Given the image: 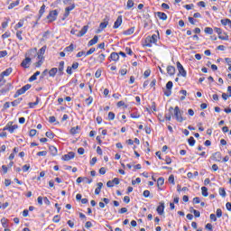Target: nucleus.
<instances>
[{
  "mask_svg": "<svg viewBox=\"0 0 231 231\" xmlns=\"http://www.w3.org/2000/svg\"><path fill=\"white\" fill-rule=\"evenodd\" d=\"M166 71L170 77H173L176 74V68L174 66H168Z\"/></svg>",
  "mask_w": 231,
  "mask_h": 231,
  "instance_id": "obj_16",
  "label": "nucleus"
},
{
  "mask_svg": "<svg viewBox=\"0 0 231 231\" xmlns=\"http://www.w3.org/2000/svg\"><path fill=\"white\" fill-rule=\"evenodd\" d=\"M133 6H134V1L133 0H128L126 3V8L127 10H131V8H133Z\"/></svg>",
  "mask_w": 231,
  "mask_h": 231,
  "instance_id": "obj_44",
  "label": "nucleus"
},
{
  "mask_svg": "<svg viewBox=\"0 0 231 231\" xmlns=\"http://www.w3.org/2000/svg\"><path fill=\"white\" fill-rule=\"evenodd\" d=\"M169 111H170V113H172V111H173L174 116H175V119L177 120V122L181 123V122L185 121V118H183V116L181 115V110H180V106H177L174 108L172 106H171L169 108Z\"/></svg>",
  "mask_w": 231,
  "mask_h": 231,
  "instance_id": "obj_2",
  "label": "nucleus"
},
{
  "mask_svg": "<svg viewBox=\"0 0 231 231\" xmlns=\"http://www.w3.org/2000/svg\"><path fill=\"white\" fill-rule=\"evenodd\" d=\"M79 131H80V126L77 125L76 127H72L69 130L70 134L75 135L79 134Z\"/></svg>",
  "mask_w": 231,
  "mask_h": 231,
  "instance_id": "obj_25",
  "label": "nucleus"
},
{
  "mask_svg": "<svg viewBox=\"0 0 231 231\" xmlns=\"http://www.w3.org/2000/svg\"><path fill=\"white\" fill-rule=\"evenodd\" d=\"M172 86H174V84L172 83V81H168L166 84V91H164V95L165 97H171V95H172Z\"/></svg>",
  "mask_w": 231,
  "mask_h": 231,
  "instance_id": "obj_8",
  "label": "nucleus"
},
{
  "mask_svg": "<svg viewBox=\"0 0 231 231\" xmlns=\"http://www.w3.org/2000/svg\"><path fill=\"white\" fill-rule=\"evenodd\" d=\"M98 42V36L97 35H95L93 37V39H91L88 43V46L90 47V46H95V44H97Z\"/></svg>",
  "mask_w": 231,
  "mask_h": 231,
  "instance_id": "obj_21",
  "label": "nucleus"
},
{
  "mask_svg": "<svg viewBox=\"0 0 231 231\" xmlns=\"http://www.w3.org/2000/svg\"><path fill=\"white\" fill-rule=\"evenodd\" d=\"M104 60H106V54L98 52L97 57V62L102 64Z\"/></svg>",
  "mask_w": 231,
  "mask_h": 231,
  "instance_id": "obj_20",
  "label": "nucleus"
},
{
  "mask_svg": "<svg viewBox=\"0 0 231 231\" xmlns=\"http://www.w3.org/2000/svg\"><path fill=\"white\" fill-rule=\"evenodd\" d=\"M1 223H2V226H3L4 228H8V219L3 217V218L1 219Z\"/></svg>",
  "mask_w": 231,
  "mask_h": 231,
  "instance_id": "obj_47",
  "label": "nucleus"
},
{
  "mask_svg": "<svg viewBox=\"0 0 231 231\" xmlns=\"http://www.w3.org/2000/svg\"><path fill=\"white\" fill-rule=\"evenodd\" d=\"M48 154V152L46 151H42L37 152V156H46Z\"/></svg>",
  "mask_w": 231,
  "mask_h": 231,
  "instance_id": "obj_63",
  "label": "nucleus"
},
{
  "mask_svg": "<svg viewBox=\"0 0 231 231\" xmlns=\"http://www.w3.org/2000/svg\"><path fill=\"white\" fill-rule=\"evenodd\" d=\"M75 48H77V47L75 46V44L70 43L69 46H68V47H66V48L64 49V51H65L66 53H71L72 51H75Z\"/></svg>",
  "mask_w": 231,
  "mask_h": 231,
  "instance_id": "obj_22",
  "label": "nucleus"
},
{
  "mask_svg": "<svg viewBox=\"0 0 231 231\" xmlns=\"http://www.w3.org/2000/svg\"><path fill=\"white\" fill-rule=\"evenodd\" d=\"M32 88V85L30 84H26L25 86H23L22 88H19L14 97L17 98L18 97H21V95H24L26 93V91H28V89H30Z\"/></svg>",
  "mask_w": 231,
  "mask_h": 231,
  "instance_id": "obj_5",
  "label": "nucleus"
},
{
  "mask_svg": "<svg viewBox=\"0 0 231 231\" xmlns=\"http://www.w3.org/2000/svg\"><path fill=\"white\" fill-rule=\"evenodd\" d=\"M177 69L179 71L178 77H183L184 79L187 77V70H185V68H183V65H181V62L177 61Z\"/></svg>",
  "mask_w": 231,
  "mask_h": 231,
  "instance_id": "obj_6",
  "label": "nucleus"
},
{
  "mask_svg": "<svg viewBox=\"0 0 231 231\" xmlns=\"http://www.w3.org/2000/svg\"><path fill=\"white\" fill-rule=\"evenodd\" d=\"M21 102H23V98L15 99L14 101L11 102V106H13V107H17V105L21 104Z\"/></svg>",
  "mask_w": 231,
  "mask_h": 231,
  "instance_id": "obj_42",
  "label": "nucleus"
},
{
  "mask_svg": "<svg viewBox=\"0 0 231 231\" xmlns=\"http://www.w3.org/2000/svg\"><path fill=\"white\" fill-rule=\"evenodd\" d=\"M163 183H165V179H163V177H160L157 180V187H158L159 190H162V189L160 187H162V185H163Z\"/></svg>",
  "mask_w": 231,
  "mask_h": 231,
  "instance_id": "obj_32",
  "label": "nucleus"
},
{
  "mask_svg": "<svg viewBox=\"0 0 231 231\" xmlns=\"http://www.w3.org/2000/svg\"><path fill=\"white\" fill-rule=\"evenodd\" d=\"M221 24H223V26H228L229 28H231V20L228 18L226 19H222L220 21Z\"/></svg>",
  "mask_w": 231,
  "mask_h": 231,
  "instance_id": "obj_24",
  "label": "nucleus"
},
{
  "mask_svg": "<svg viewBox=\"0 0 231 231\" xmlns=\"http://www.w3.org/2000/svg\"><path fill=\"white\" fill-rule=\"evenodd\" d=\"M73 158H75V152H68L67 154H64V155L61 157V160H62L63 162H69V160H73Z\"/></svg>",
  "mask_w": 231,
  "mask_h": 231,
  "instance_id": "obj_12",
  "label": "nucleus"
},
{
  "mask_svg": "<svg viewBox=\"0 0 231 231\" xmlns=\"http://www.w3.org/2000/svg\"><path fill=\"white\" fill-rule=\"evenodd\" d=\"M23 26H24V20H20L19 23L14 25V30H19V28H23Z\"/></svg>",
  "mask_w": 231,
  "mask_h": 231,
  "instance_id": "obj_37",
  "label": "nucleus"
},
{
  "mask_svg": "<svg viewBox=\"0 0 231 231\" xmlns=\"http://www.w3.org/2000/svg\"><path fill=\"white\" fill-rule=\"evenodd\" d=\"M95 51H97V49H95V48H90V49L86 52L87 57H88V55H93V53H95Z\"/></svg>",
  "mask_w": 231,
  "mask_h": 231,
  "instance_id": "obj_53",
  "label": "nucleus"
},
{
  "mask_svg": "<svg viewBox=\"0 0 231 231\" xmlns=\"http://www.w3.org/2000/svg\"><path fill=\"white\" fill-rule=\"evenodd\" d=\"M46 12V5H42L39 10V19L44 15V13Z\"/></svg>",
  "mask_w": 231,
  "mask_h": 231,
  "instance_id": "obj_31",
  "label": "nucleus"
},
{
  "mask_svg": "<svg viewBox=\"0 0 231 231\" xmlns=\"http://www.w3.org/2000/svg\"><path fill=\"white\" fill-rule=\"evenodd\" d=\"M108 60L109 62H118L120 60V56L118 55V52L110 53Z\"/></svg>",
  "mask_w": 231,
  "mask_h": 231,
  "instance_id": "obj_10",
  "label": "nucleus"
},
{
  "mask_svg": "<svg viewBox=\"0 0 231 231\" xmlns=\"http://www.w3.org/2000/svg\"><path fill=\"white\" fill-rule=\"evenodd\" d=\"M41 102V98H39V97H36V101L35 102H30L28 104L30 109H33V107H35V106H39V103Z\"/></svg>",
  "mask_w": 231,
  "mask_h": 231,
  "instance_id": "obj_23",
  "label": "nucleus"
},
{
  "mask_svg": "<svg viewBox=\"0 0 231 231\" xmlns=\"http://www.w3.org/2000/svg\"><path fill=\"white\" fill-rule=\"evenodd\" d=\"M109 24V22L108 21H105V22H102L100 24H99V29L102 31V30H106V28H107V25Z\"/></svg>",
  "mask_w": 231,
  "mask_h": 231,
  "instance_id": "obj_39",
  "label": "nucleus"
},
{
  "mask_svg": "<svg viewBox=\"0 0 231 231\" xmlns=\"http://www.w3.org/2000/svg\"><path fill=\"white\" fill-rule=\"evenodd\" d=\"M125 51L126 53V55H133V50L130 47H125Z\"/></svg>",
  "mask_w": 231,
  "mask_h": 231,
  "instance_id": "obj_55",
  "label": "nucleus"
},
{
  "mask_svg": "<svg viewBox=\"0 0 231 231\" xmlns=\"http://www.w3.org/2000/svg\"><path fill=\"white\" fill-rule=\"evenodd\" d=\"M45 136L50 138V140H53L55 138V134L51 130H49L45 133Z\"/></svg>",
  "mask_w": 231,
  "mask_h": 231,
  "instance_id": "obj_34",
  "label": "nucleus"
},
{
  "mask_svg": "<svg viewBox=\"0 0 231 231\" xmlns=\"http://www.w3.org/2000/svg\"><path fill=\"white\" fill-rule=\"evenodd\" d=\"M120 184V179L119 178H114L112 180H108L106 182V187L109 189L115 187V185H119Z\"/></svg>",
  "mask_w": 231,
  "mask_h": 231,
  "instance_id": "obj_11",
  "label": "nucleus"
},
{
  "mask_svg": "<svg viewBox=\"0 0 231 231\" xmlns=\"http://www.w3.org/2000/svg\"><path fill=\"white\" fill-rule=\"evenodd\" d=\"M158 34H152V36H147L143 42V48H152V44H156L158 42V39H160V32H157Z\"/></svg>",
  "mask_w": 231,
  "mask_h": 231,
  "instance_id": "obj_1",
  "label": "nucleus"
},
{
  "mask_svg": "<svg viewBox=\"0 0 231 231\" xmlns=\"http://www.w3.org/2000/svg\"><path fill=\"white\" fill-rule=\"evenodd\" d=\"M77 59H80V57H88V55H86V51H79L76 54Z\"/></svg>",
  "mask_w": 231,
  "mask_h": 231,
  "instance_id": "obj_50",
  "label": "nucleus"
},
{
  "mask_svg": "<svg viewBox=\"0 0 231 231\" xmlns=\"http://www.w3.org/2000/svg\"><path fill=\"white\" fill-rule=\"evenodd\" d=\"M218 194H219L222 198H226V190H225V188H219V189H218Z\"/></svg>",
  "mask_w": 231,
  "mask_h": 231,
  "instance_id": "obj_41",
  "label": "nucleus"
},
{
  "mask_svg": "<svg viewBox=\"0 0 231 231\" xmlns=\"http://www.w3.org/2000/svg\"><path fill=\"white\" fill-rule=\"evenodd\" d=\"M72 69H79V62L72 63V66H70Z\"/></svg>",
  "mask_w": 231,
  "mask_h": 231,
  "instance_id": "obj_64",
  "label": "nucleus"
},
{
  "mask_svg": "<svg viewBox=\"0 0 231 231\" xmlns=\"http://www.w3.org/2000/svg\"><path fill=\"white\" fill-rule=\"evenodd\" d=\"M115 116H116V115L113 112H109L108 113V120H109V122H113V120H115Z\"/></svg>",
  "mask_w": 231,
  "mask_h": 231,
  "instance_id": "obj_54",
  "label": "nucleus"
},
{
  "mask_svg": "<svg viewBox=\"0 0 231 231\" xmlns=\"http://www.w3.org/2000/svg\"><path fill=\"white\" fill-rule=\"evenodd\" d=\"M117 107H124V109H127L128 106L124 101H119L116 104Z\"/></svg>",
  "mask_w": 231,
  "mask_h": 231,
  "instance_id": "obj_46",
  "label": "nucleus"
},
{
  "mask_svg": "<svg viewBox=\"0 0 231 231\" xmlns=\"http://www.w3.org/2000/svg\"><path fill=\"white\" fill-rule=\"evenodd\" d=\"M8 23H10V18H5V22L2 23V28H8Z\"/></svg>",
  "mask_w": 231,
  "mask_h": 231,
  "instance_id": "obj_51",
  "label": "nucleus"
},
{
  "mask_svg": "<svg viewBox=\"0 0 231 231\" xmlns=\"http://www.w3.org/2000/svg\"><path fill=\"white\" fill-rule=\"evenodd\" d=\"M188 143L190 147H194V145H196V139H194V137H189L188 139Z\"/></svg>",
  "mask_w": 231,
  "mask_h": 231,
  "instance_id": "obj_40",
  "label": "nucleus"
},
{
  "mask_svg": "<svg viewBox=\"0 0 231 231\" xmlns=\"http://www.w3.org/2000/svg\"><path fill=\"white\" fill-rule=\"evenodd\" d=\"M53 223H59L60 221V216L56 215L52 218Z\"/></svg>",
  "mask_w": 231,
  "mask_h": 231,
  "instance_id": "obj_58",
  "label": "nucleus"
},
{
  "mask_svg": "<svg viewBox=\"0 0 231 231\" xmlns=\"http://www.w3.org/2000/svg\"><path fill=\"white\" fill-rule=\"evenodd\" d=\"M223 216V210L221 208L217 209V217H221Z\"/></svg>",
  "mask_w": 231,
  "mask_h": 231,
  "instance_id": "obj_62",
  "label": "nucleus"
},
{
  "mask_svg": "<svg viewBox=\"0 0 231 231\" xmlns=\"http://www.w3.org/2000/svg\"><path fill=\"white\" fill-rule=\"evenodd\" d=\"M46 45H44L43 47H42L39 51H38V59L40 60H43L44 59V53H46Z\"/></svg>",
  "mask_w": 231,
  "mask_h": 231,
  "instance_id": "obj_17",
  "label": "nucleus"
},
{
  "mask_svg": "<svg viewBox=\"0 0 231 231\" xmlns=\"http://www.w3.org/2000/svg\"><path fill=\"white\" fill-rule=\"evenodd\" d=\"M180 95H183L182 97H180V100H185V97H187V90H180Z\"/></svg>",
  "mask_w": 231,
  "mask_h": 231,
  "instance_id": "obj_57",
  "label": "nucleus"
},
{
  "mask_svg": "<svg viewBox=\"0 0 231 231\" xmlns=\"http://www.w3.org/2000/svg\"><path fill=\"white\" fill-rule=\"evenodd\" d=\"M201 192H202V196H204V198H207L208 196V189L207 187H202Z\"/></svg>",
  "mask_w": 231,
  "mask_h": 231,
  "instance_id": "obj_45",
  "label": "nucleus"
},
{
  "mask_svg": "<svg viewBox=\"0 0 231 231\" xmlns=\"http://www.w3.org/2000/svg\"><path fill=\"white\" fill-rule=\"evenodd\" d=\"M12 33L9 31H6L4 34H2V39H8L11 37Z\"/></svg>",
  "mask_w": 231,
  "mask_h": 231,
  "instance_id": "obj_52",
  "label": "nucleus"
},
{
  "mask_svg": "<svg viewBox=\"0 0 231 231\" xmlns=\"http://www.w3.org/2000/svg\"><path fill=\"white\" fill-rule=\"evenodd\" d=\"M204 32L208 35H212L214 33V29H212L211 27H205Z\"/></svg>",
  "mask_w": 231,
  "mask_h": 231,
  "instance_id": "obj_43",
  "label": "nucleus"
},
{
  "mask_svg": "<svg viewBox=\"0 0 231 231\" xmlns=\"http://www.w3.org/2000/svg\"><path fill=\"white\" fill-rule=\"evenodd\" d=\"M57 17H59V11H50L49 14L46 16L47 23H54V21H57Z\"/></svg>",
  "mask_w": 231,
  "mask_h": 231,
  "instance_id": "obj_4",
  "label": "nucleus"
},
{
  "mask_svg": "<svg viewBox=\"0 0 231 231\" xmlns=\"http://www.w3.org/2000/svg\"><path fill=\"white\" fill-rule=\"evenodd\" d=\"M157 213L159 216H163L165 212V203L164 202H160L159 206L156 208Z\"/></svg>",
  "mask_w": 231,
  "mask_h": 231,
  "instance_id": "obj_13",
  "label": "nucleus"
},
{
  "mask_svg": "<svg viewBox=\"0 0 231 231\" xmlns=\"http://www.w3.org/2000/svg\"><path fill=\"white\" fill-rule=\"evenodd\" d=\"M88 30H89V25L83 26L77 37H84V34L88 33Z\"/></svg>",
  "mask_w": 231,
  "mask_h": 231,
  "instance_id": "obj_19",
  "label": "nucleus"
},
{
  "mask_svg": "<svg viewBox=\"0 0 231 231\" xmlns=\"http://www.w3.org/2000/svg\"><path fill=\"white\" fill-rule=\"evenodd\" d=\"M15 129H19V125H14V122L9 121L3 128V131H8L10 134H14V133H15Z\"/></svg>",
  "mask_w": 231,
  "mask_h": 231,
  "instance_id": "obj_3",
  "label": "nucleus"
},
{
  "mask_svg": "<svg viewBox=\"0 0 231 231\" xmlns=\"http://www.w3.org/2000/svg\"><path fill=\"white\" fill-rule=\"evenodd\" d=\"M134 27H131L125 31L123 32V35H133V33H134Z\"/></svg>",
  "mask_w": 231,
  "mask_h": 231,
  "instance_id": "obj_26",
  "label": "nucleus"
},
{
  "mask_svg": "<svg viewBox=\"0 0 231 231\" xmlns=\"http://www.w3.org/2000/svg\"><path fill=\"white\" fill-rule=\"evenodd\" d=\"M35 134H37V130H35V129L30 130L29 136H31L32 138V136H35Z\"/></svg>",
  "mask_w": 231,
  "mask_h": 231,
  "instance_id": "obj_59",
  "label": "nucleus"
},
{
  "mask_svg": "<svg viewBox=\"0 0 231 231\" xmlns=\"http://www.w3.org/2000/svg\"><path fill=\"white\" fill-rule=\"evenodd\" d=\"M49 151H50V152H51V154L52 156H57V152H58L57 147H55V146H50V147H49Z\"/></svg>",
  "mask_w": 231,
  "mask_h": 231,
  "instance_id": "obj_35",
  "label": "nucleus"
},
{
  "mask_svg": "<svg viewBox=\"0 0 231 231\" xmlns=\"http://www.w3.org/2000/svg\"><path fill=\"white\" fill-rule=\"evenodd\" d=\"M102 187H104V183L98 182L97 183V188L95 189L96 196H98V194H100V192L102 190Z\"/></svg>",
  "mask_w": 231,
  "mask_h": 231,
  "instance_id": "obj_27",
  "label": "nucleus"
},
{
  "mask_svg": "<svg viewBox=\"0 0 231 231\" xmlns=\"http://www.w3.org/2000/svg\"><path fill=\"white\" fill-rule=\"evenodd\" d=\"M85 102L87 103V106H90L93 104V97H88Z\"/></svg>",
  "mask_w": 231,
  "mask_h": 231,
  "instance_id": "obj_56",
  "label": "nucleus"
},
{
  "mask_svg": "<svg viewBox=\"0 0 231 231\" xmlns=\"http://www.w3.org/2000/svg\"><path fill=\"white\" fill-rule=\"evenodd\" d=\"M19 0H16L15 2L14 3H11L9 5H8V10H13V8H15V6H19Z\"/></svg>",
  "mask_w": 231,
  "mask_h": 231,
  "instance_id": "obj_38",
  "label": "nucleus"
},
{
  "mask_svg": "<svg viewBox=\"0 0 231 231\" xmlns=\"http://www.w3.org/2000/svg\"><path fill=\"white\" fill-rule=\"evenodd\" d=\"M59 71V69L57 68H52L49 70V77H55L57 75V72Z\"/></svg>",
  "mask_w": 231,
  "mask_h": 231,
  "instance_id": "obj_33",
  "label": "nucleus"
},
{
  "mask_svg": "<svg viewBox=\"0 0 231 231\" xmlns=\"http://www.w3.org/2000/svg\"><path fill=\"white\" fill-rule=\"evenodd\" d=\"M157 16L161 21H167V14L162 13V12H157Z\"/></svg>",
  "mask_w": 231,
  "mask_h": 231,
  "instance_id": "obj_28",
  "label": "nucleus"
},
{
  "mask_svg": "<svg viewBox=\"0 0 231 231\" xmlns=\"http://www.w3.org/2000/svg\"><path fill=\"white\" fill-rule=\"evenodd\" d=\"M31 62H32V59L31 58H25L22 61L21 66H22V68H24L25 69H28V68H30Z\"/></svg>",
  "mask_w": 231,
  "mask_h": 231,
  "instance_id": "obj_14",
  "label": "nucleus"
},
{
  "mask_svg": "<svg viewBox=\"0 0 231 231\" xmlns=\"http://www.w3.org/2000/svg\"><path fill=\"white\" fill-rule=\"evenodd\" d=\"M190 212H193L195 217H199L201 213L199 210L194 209V208H190Z\"/></svg>",
  "mask_w": 231,
  "mask_h": 231,
  "instance_id": "obj_48",
  "label": "nucleus"
},
{
  "mask_svg": "<svg viewBox=\"0 0 231 231\" xmlns=\"http://www.w3.org/2000/svg\"><path fill=\"white\" fill-rule=\"evenodd\" d=\"M16 37L18 40L23 41V31L16 30Z\"/></svg>",
  "mask_w": 231,
  "mask_h": 231,
  "instance_id": "obj_49",
  "label": "nucleus"
},
{
  "mask_svg": "<svg viewBox=\"0 0 231 231\" xmlns=\"http://www.w3.org/2000/svg\"><path fill=\"white\" fill-rule=\"evenodd\" d=\"M211 160H213V162H223V155H221V152H214L211 156Z\"/></svg>",
  "mask_w": 231,
  "mask_h": 231,
  "instance_id": "obj_9",
  "label": "nucleus"
},
{
  "mask_svg": "<svg viewBox=\"0 0 231 231\" xmlns=\"http://www.w3.org/2000/svg\"><path fill=\"white\" fill-rule=\"evenodd\" d=\"M64 65H65L64 61H60L59 68H58V72L60 77H62V75H64Z\"/></svg>",
  "mask_w": 231,
  "mask_h": 231,
  "instance_id": "obj_18",
  "label": "nucleus"
},
{
  "mask_svg": "<svg viewBox=\"0 0 231 231\" xmlns=\"http://www.w3.org/2000/svg\"><path fill=\"white\" fill-rule=\"evenodd\" d=\"M218 39H220V41H228V34L226 32H222L221 34H218Z\"/></svg>",
  "mask_w": 231,
  "mask_h": 231,
  "instance_id": "obj_36",
  "label": "nucleus"
},
{
  "mask_svg": "<svg viewBox=\"0 0 231 231\" xmlns=\"http://www.w3.org/2000/svg\"><path fill=\"white\" fill-rule=\"evenodd\" d=\"M69 5H70L65 8V13L63 14L62 21H64L65 19H68V17H69L70 12L75 10V7H76L75 4H69Z\"/></svg>",
  "mask_w": 231,
  "mask_h": 231,
  "instance_id": "obj_7",
  "label": "nucleus"
},
{
  "mask_svg": "<svg viewBox=\"0 0 231 231\" xmlns=\"http://www.w3.org/2000/svg\"><path fill=\"white\" fill-rule=\"evenodd\" d=\"M39 75H41V71H36L32 76L29 78L28 82H33L37 77H39Z\"/></svg>",
  "mask_w": 231,
  "mask_h": 231,
  "instance_id": "obj_29",
  "label": "nucleus"
},
{
  "mask_svg": "<svg viewBox=\"0 0 231 231\" xmlns=\"http://www.w3.org/2000/svg\"><path fill=\"white\" fill-rule=\"evenodd\" d=\"M151 76V69H146L143 73L144 79H148Z\"/></svg>",
  "mask_w": 231,
  "mask_h": 231,
  "instance_id": "obj_60",
  "label": "nucleus"
},
{
  "mask_svg": "<svg viewBox=\"0 0 231 231\" xmlns=\"http://www.w3.org/2000/svg\"><path fill=\"white\" fill-rule=\"evenodd\" d=\"M122 23H123V19H122V15H119L116 19V21L114 23V30H117V28H120V26H122Z\"/></svg>",
  "mask_w": 231,
  "mask_h": 231,
  "instance_id": "obj_15",
  "label": "nucleus"
},
{
  "mask_svg": "<svg viewBox=\"0 0 231 231\" xmlns=\"http://www.w3.org/2000/svg\"><path fill=\"white\" fill-rule=\"evenodd\" d=\"M30 164H25L23 166V172H28V171H30Z\"/></svg>",
  "mask_w": 231,
  "mask_h": 231,
  "instance_id": "obj_61",
  "label": "nucleus"
},
{
  "mask_svg": "<svg viewBox=\"0 0 231 231\" xmlns=\"http://www.w3.org/2000/svg\"><path fill=\"white\" fill-rule=\"evenodd\" d=\"M12 71H13L12 68H8V69H6L5 70H4V71L1 73V75H2L3 77H9V75H12Z\"/></svg>",
  "mask_w": 231,
  "mask_h": 231,
  "instance_id": "obj_30",
  "label": "nucleus"
}]
</instances>
